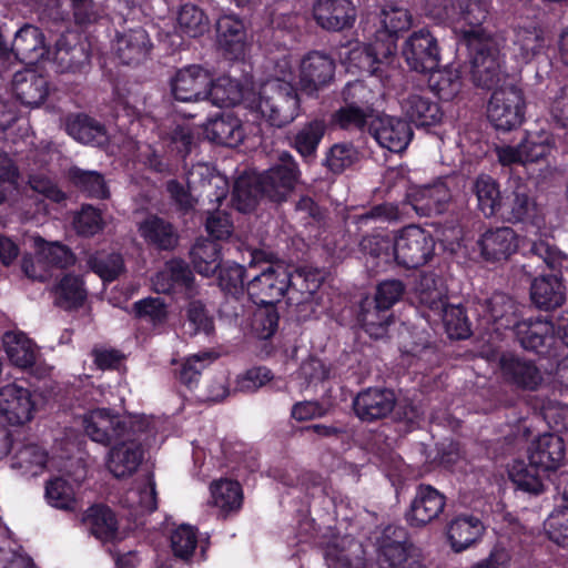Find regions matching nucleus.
Segmentation results:
<instances>
[{"mask_svg":"<svg viewBox=\"0 0 568 568\" xmlns=\"http://www.w3.org/2000/svg\"><path fill=\"white\" fill-rule=\"evenodd\" d=\"M290 72H282L260 83L256 88H244L230 77H221L209 88L207 98L219 106L234 105L244 102L246 108L260 114L274 126L291 123L298 114L300 100L295 89L288 81Z\"/></svg>","mask_w":568,"mask_h":568,"instance_id":"nucleus-1","label":"nucleus"},{"mask_svg":"<svg viewBox=\"0 0 568 568\" xmlns=\"http://www.w3.org/2000/svg\"><path fill=\"white\" fill-rule=\"evenodd\" d=\"M458 3L460 13L455 30L467 47L473 79L477 85L490 89L503 78L500 48L504 39L481 27L488 14L487 0H458Z\"/></svg>","mask_w":568,"mask_h":568,"instance_id":"nucleus-2","label":"nucleus"},{"mask_svg":"<svg viewBox=\"0 0 568 568\" xmlns=\"http://www.w3.org/2000/svg\"><path fill=\"white\" fill-rule=\"evenodd\" d=\"M381 29L376 31L374 40L368 44L349 43L338 51L342 63L357 68L371 75L382 77L385 67L396 51V37L406 31L412 24V17L407 9L386 3L379 14Z\"/></svg>","mask_w":568,"mask_h":568,"instance_id":"nucleus-3","label":"nucleus"},{"mask_svg":"<svg viewBox=\"0 0 568 568\" xmlns=\"http://www.w3.org/2000/svg\"><path fill=\"white\" fill-rule=\"evenodd\" d=\"M168 191L175 204L186 211L193 207L195 196L220 204L229 192V182L212 166L197 163L187 173V190L179 182L170 181Z\"/></svg>","mask_w":568,"mask_h":568,"instance_id":"nucleus-4","label":"nucleus"},{"mask_svg":"<svg viewBox=\"0 0 568 568\" xmlns=\"http://www.w3.org/2000/svg\"><path fill=\"white\" fill-rule=\"evenodd\" d=\"M82 425L91 440L106 446L126 437L140 426H151L152 420L144 415H121L108 408H95L83 415Z\"/></svg>","mask_w":568,"mask_h":568,"instance_id":"nucleus-5","label":"nucleus"},{"mask_svg":"<svg viewBox=\"0 0 568 568\" xmlns=\"http://www.w3.org/2000/svg\"><path fill=\"white\" fill-rule=\"evenodd\" d=\"M393 261L405 267H418L428 262L435 248L432 235L416 225H409L393 239Z\"/></svg>","mask_w":568,"mask_h":568,"instance_id":"nucleus-6","label":"nucleus"},{"mask_svg":"<svg viewBox=\"0 0 568 568\" xmlns=\"http://www.w3.org/2000/svg\"><path fill=\"white\" fill-rule=\"evenodd\" d=\"M151 426H140L135 432L112 444L106 454L108 470L116 478L133 475L144 457L143 440Z\"/></svg>","mask_w":568,"mask_h":568,"instance_id":"nucleus-7","label":"nucleus"},{"mask_svg":"<svg viewBox=\"0 0 568 568\" xmlns=\"http://www.w3.org/2000/svg\"><path fill=\"white\" fill-rule=\"evenodd\" d=\"M487 115L497 130L506 132L518 128L525 115V100L521 91L514 85L496 89L489 100Z\"/></svg>","mask_w":568,"mask_h":568,"instance_id":"nucleus-8","label":"nucleus"},{"mask_svg":"<svg viewBox=\"0 0 568 568\" xmlns=\"http://www.w3.org/2000/svg\"><path fill=\"white\" fill-rule=\"evenodd\" d=\"M555 148L554 136L544 130L529 131L517 146L496 148L498 161L503 165L526 164L547 158Z\"/></svg>","mask_w":568,"mask_h":568,"instance_id":"nucleus-9","label":"nucleus"},{"mask_svg":"<svg viewBox=\"0 0 568 568\" xmlns=\"http://www.w3.org/2000/svg\"><path fill=\"white\" fill-rule=\"evenodd\" d=\"M529 466L547 476L566 463V444L561 436L545 433L530 440L526 449Z\"/></svg>","mask_w":568,"mask_h":568,"instance_id":"nucleus-10","label":"nucleus"},{"mask_svg":"<svg viewBox=\"0 0 568 568\" xmlns=\"http://www.w3.org/2000/svg\"><path fill=\"white\" fill-rule=\"evenodd\" d=\"M291 284V273L282 264H270L247 283V294L254 304H274Z\"/></svg>","mask_w":568,"mask_h":568,"instance_id":"nucleus-11","label":"nucleus"},{"mask_svg":"<svg viewBox=\"0 0 568 568\" xmlns=\"http://www.w3.org/2000/svg\"><path fill=\"white\" fill-rule=\"evenodd\" d=\"M479 325L488 334L500 336L513 329L518 321L519 306L506 294L496 293L478 305Z\"/></svg>","mask_w":568,"mask_h":568,"instance_id":"nucleus-12","label":"nucleus"},{"mask_svg":"<svg viewBox=\"0 0 568 568\" xmlns=\"http://www.w3.org/2000/svg\"><path fill=\"white\" fill-rule=\"evenodd\" d=\"M377 564L379 568H419L417 551L406 544L404 529L384 530L378 540Z\"/></svg>","mask_w":568,"mask_h":568,"instance_id":"nucleus-13","label":"nucleus"},{"mask_svg":"<svg viewBox=\"0 0 568 568\" xmlns=\"http://www.w3.org/2000/svg\"><path fill=\"white\" fill-rule=\"evenodd\" d=\"M403 57L407 65L420 73H427L438 67L440 57L436 39L428 30L413 32L404 42Z\"/></svg>","mask_w":568,"mask_h":568,"instance_id":"nucleus-14","label":"nucleus"},{"mask_svg":"<svg viewBox=\"0 0 568 568\" xmlns=\"http://www.w3.org/2000/svg\"><path fill=\"white\" fill-rule=\"evenodd\" d=\"M210 84H212L210 72L196 64L179 69L170 81L172 95L181 102L205 100Z\"/></svg>","mask_w":568,"mask_h":568,"instance_id":"nucleus-15","label":"nucleus"},{"mask_svg":"<svg viewBox=\"0 0 568 568\" xmlns=\"http://www.w3.org/2000/svg\"><path fill=\"white\" fill-rule=\"evenodd\" d=\"M368 131L382 148L392 152L405 150L413 136L407 122L386 114H371Z\"/></svg>","mask_w":568,"mask_h":568,"instance_id":"nucleus-16","label":"nucleus"},{"mask_svg":"<svg viewBox=\"0 0 568 568\" xmlns=\"http://www.w3.org/2000/svg\"><path fill=\"white\" fill-rule=\"evenodd\" d=\"M280 162L258 175L264 195L273 201H283L292 192L298 180V170L288 153L280 155Z\"/></svg>","mask_w":568,"mask_h":568,"instance_id":"nucleus-17","label":"nucleus"},{"mask_svg":"<svg viewBox=\"0 0 568 568\" xmlns=\"http://www.w3.org/2000/svg\"><path fill=\"white\" fill-rule=\"evenodd\" d=\"M481 355L488 362L497 363L504 376L523 388L535 389L541 383V374L531 362L511 353H499L496 348L483 351Z\"/></svg>","mask_w":568,"mask_h":568,"instance_id":"nucleus-18","label":"nucleus"},{"mask_svg":"<svg viewBox=\"0 0 568 568\" xmlns=\"http://www.w3.org/2000/svg\"><path fill=\"white\" fill-rule=\"evenodd\" d=\"M34 413L36 402L28 388L9 384L0 389V416L10 425H24Z\"/></svg>","mask_w":568,"mask_h":568,"instance_id":"nucleus-19","label":"nucleus"},{"mask_svg":"<svg viewBox=\"0 0 568 568\" xmlns=\"http://www.w3.org/2000/svg\"><path fill=\"white\" fill-rule=\"evenodd\" d=\"M501 216L510 223H527L535 231V235L544 225V219L539 213L536 203L529 197L527 187L518 182L514 190L507 195L504 205H501Z\"/></svg>","mask_w":568,"mask_h":568,"instance_id":"nucleus-20","label":"nucleus"},{"mask_svg":"<svg viewBox=\"0 0 568 568\" xmlns=\"http://www.w3.org/2000/svg\"><path fill=\"white\" fill-rule=\"evenodd\" d=\"M313 17L322 29L338 32L354 26L357 12L349 0H317L313 6Z\"/></svg>","mask_w":568,"mask_h":568,"instance_id":"nucleus-21","label":"nucleus"},{"mask_svg":"<svg viewBox=\"0 0 568 568\" xmlns=\"http://www.w3.org/2000/svg\"><path fill=\"white\" fill-rule=\"evenodd\" d=\"M334 60L325 53L310 52L301 62L300 85L307 93L326 87L334 78Z\"/></svg>","mask_w":568,"mask_h":568,"instance_id":"nucleus-22","label":"nucleus"},{"mask_svg":"<svg viewBox=\"0 0 568 568\" xmlns=\"http://www.w3.org/2000/svg\"><path fill=\"white\" fill-rule=\"evenodd\" d=\"M446 505L445 496L429 485H419L406 518L413 526H424L436 519Z\"/></svg>","mask_w":568,"mask_h":568,"instance_id":"nucleus-23","label":"nucleus"},{"mask_svg":"<svg viewBox=\"0 0 568 568\" xmlns=\"http://www.w3.org/2000/svg\"><path fill=\"white\" fill-rule=\"evenodd\" d=\"M409 205L422 216L443 213L452 199L448 186L438 181L432 185L412 187L407 194Z\"/></svg>","mask_w":568,"mask_h":568,"instance_id":"nucleus-24","label":"nucleus"},{"mask_svg":"<svg viewBox=\"0 0 568 568\" xmlns=\"http://www.w3.org/2000/svg\"><path fill=\"white\" fill-rule=\"evenodd\" d=\"M209 493L207 505L215 509L219 517L226 518L237 514L243 506V489L236 480L229 478L213 480L209 486Z\"/></svg>","mask_w":568,"mask_h":568,"instance_id":"nucleus-25","label":"nucleus"},{"mask_svg":"<svg viewBox=\"0 0 568 568\" xmlns=\"http://www.w3.org/2000/svg\"><path fill=\"white\" fill-rule=\"evenodd\" d=\"M34 245L38 251V262L34 263L29 257H23L22 261V270L30 278L43 281L47 277L45 274L38 272L42 262L59 267H67L74 262L72 253L64 245L57 242L47 243L42 239L37 237L34 239Z\"/></svg>","mask_w":568,"mask_h":568,"instance_id":"nucleus-26","label":"nucleus"},{"mask_svg":"<svg viewBox=\"0 0 568 568\" xmlns=\"http://www.w3.org/2000/svg\"><path fill=\"white\" fill-rule=\"evenodd\" d=\"M395 403L393 390L368 388L355 398L354 410L362 420L372 422L386 417L394 409Z\"/></svg>","mask_w":568,"mask_h":568,"instance_id":"nucleus-27","label":"nucleus"},{"mask_svg":"<svg viewBox=\"0 0 568 568\" xmlns=\"http://www.w3.org/2000/svg\"><path fill=\"white\" fill-rule=\"evenodd\" d=\"M217 42L233 59L244 57L247 47V33L244 23L233 13L223 14L216 22Z\"/></svg>","mask_w":568,"mask_h":568,"instance_id":"nucleus-28","label":"nucleus"},{"mask_svg":"<svg viewBox=\"0 0 568 568\" xmlns=\"http://www.w3.org/2000/svg\"><path fill=\"white\" fill-rule=\"evenodd\" d=\"M364 555L363 546L349 536L336 537L325 550L331 568H363Z\"/></svg>","mask_w":568,"mask_h":568,"instance_id":"nucleus-29","label":"nucleus"},{"mask_svg":"<svg viewBox=\"0 0 568 568\" xmlns=\"http://www.w3.org/2000/svg\"><path fill=\"white\" fill-rule=\"evenodd\" d=\"M481 255L487 261L507 260L518 248V237L510 227L503 226L486 231L480 240Z\"/></svg>","mask_w":568,"mask_h":568,"instance_id":"nucleus-30","label":"nucleus"},{"mask_svg":"<svg viewBox=\"0 0 568 568\" xmlns=\"http://www.w3.org/2000/svg\"><path fill=\"white\" fill-rule=\"evenodd\" d=\"M203 131L210 141L231 148L237 146L244 138L241 121L226 112L209 119Z\"/></svg>","mask_w":568,"mask_h":568,"instance_id":"nucleus-31","label":"nucleus"},{"mask_svg":"<svg viewBox=\"0 0 568 568\" xmlns=\"http://www.w3.org/2000/svg\"><path fill=\"white\" fill-rule=\"evenodd\" d=\"M193 275L187 265L178 260L168 262L152 280L158 293L187 292L192 288Z\"/></svg>","mask_w":568,"mask_h":568,"instance_id":"nucleus-32","label":"nucleus"},{"mask_svg":"<svg viewBox=\"0 0 568 568\" xmlns=\"http://www.w3.org/2000/svg\"><path fill=\"white\" fill-rule=\"evenodd\" d=\"M403 113L416 125H434L440 122L439 105L420 92H410L400 101Z\"/></svg>","mask_w":568,"mask_h":568,"instance_id":"nucleus-33","label":"nucleus"},{"mask_svg":"<svg viewBox=\"0 0 568 568\" xmlns=\"http://www.w3.org/2000/svg\"><path fill=\"white\" fill-rule=\"evenodd\" d=\"M12 51L19 60L28 64L44 58L48 49L42 31L34 26L26 24L17 31Z\"/></svg>","mask_w":568,"mask_h":568,"instance_id":"nucleus-34","label":"nucleus"},{"mask_svg":"<svg viewBox=\"0 0 568 568\" xmlns=\"http://www.w3.org/2000/svg\"><path fill=\"white\" fill-rule=\"evenodd\" d=\"M532 303L542 310L559 307L566 300V287L556 275L536 277L530 286Z\"/></svg>","mask_w":568,"mask_h":568,"instance_id":"nucleus-35","label":"nucleus"},{"mask_svg":"<svg viewBox=\"0 0 568 568\" xmlns=\"http://www.w3.org/2000/svg\"><path fill=\"white\" fill-rule=\"evenodd\" d=\"M516 336L526 349L539 351L552 338L554 326L542 316L517 321L515 327Z\"/></svg>","mask_w":568,"mask_h":568,"instance_id":"nucleus-36","label":"nucleus"},{"mask_svg":"<svg viewBox=\"0 0 568 568\" xmlns=\"http://www.w3.org/2000/svg\"><path fill=\"white\" fill-rule=\"evenodd\" d=\"M484 530L485 527L479 518L473 515H460L449 524L448 539L453 549L459 552L474 545Z\"/></svg>","mask_w":568,"mask_h":568,"instance_id":"nucleus-37","label":"nucleus"},{"mask_svg":"<svg viewBox=\"0 0 568 568\" xmlns=\"http://www.w3.org/2000/svg\"><path fill=\"white\" fill-rule=\"evenodd\" d=\"M151 49L145 30L138 28L120 34L115 41V51L123 63L130 64L143 60Z\"/></svg>","mask_w":568,"mask_h":568,"instance_id":"nucleus-38","label":"nucleus"},{"mask_svg":"<svg viewBox=\"0 0 568 568\" xmlns=\"http://www.w3.org/2000/svg\"><path fill=\"white\" fill-rule=\"evenodd\" d=\"M82 521L91 534L102 541H113L119 537L118 520L106 506L90 507L83 515Z\"/></svg>","mask_w":568,"mask_h":568,"instance_id":"nucleus-39","label":"nucleus"},{"mask_svg":"<svg viewBox=\"0 0 568 568\" xmlns=\"http://www.w3.org/2000/svg\"><path fill=\"white\" fill-rule=\"evenodd\" d=\"M139 232L148 243L162 250L173 248L178 243V234L173 226L155 215L148 216L140 223Z\"/></svg>","mask_w":568,"mask_h":568,"instance_id":"nucleus-40","label":"nucleus"},{"mask_svg":"<svg viewBox=\"0 0 568 568\" xmlns=\"http://www.w3.org/2000/svg\"><path fill=\"white\" fill-rule=\"evenodd\" d=\"M3 345L10 361L19 367H29L38 357L34 343L22 332H8L3 335Z\"/></svg>","mask_w":568,"mask_h":568,"instance_id":"nucleus-41","label":"nucleus"},{"mask_svg":"<svg viewBox=\"0 0 568 568\" xmlns=\"http://www.w3.org/2000/svg\"><path fill=\"white\" fill-rule=\"evenodd\" d=\"M13 85L17 97L28 105H39L48 94L45 79L32 71L17 72Z\"/></svg>","mask_w":568,"mask_h":568,"instance_id":"nucleus-42","label":"nucleus"},{"mask_svg":"<svg viewBox=\"0 0 568 568\" xmlns=\"http://www.w3.org/2000/svg\"><path fill=\"white\" fill-rule=\"evenodd\" d=\"M542 47V37L536 29H518L513 40L511 57L518 67H523L530 63Z\"/></svg>","mask_w":568,"mask_h":568,"instance_id":"nucleus-43","label":"nucleus"},{"mask_svg":"<svg viewBox=\"0 0 568 568\" xmlns=\"http://www.w3.org/2000/svg\"><path fill=\"white\" fill-rule=\"evenodd\" d=\"M263 194L258 174L247 173L235 181L232 202L240 212H250Z\"/></svg>","mask_w":568,"mask_h":568,"instance_id":"nucleus-44","label":"nucleus"},{"mask_svg":"<svg viewBox=\"0 0 568 568\" xmlns=\"http://www.w3.org/2000/svg\"><path fill=\"white\" fill-rule=\"evenodd\" d=\"M125 507L132 509L136 515L151 513L156 509L155 483L152 476H146L128 490L123 498Z\"/></svg>","mask_w":568,"mask_h":568,"instance_id":"nucleus-45","label":"nucleus"},{"mask_svg":"<svg viewBox=\"0 0 568 568\" xmlns=\"http://www.w3.org/2000/svg\"><path fill=\"white\" fill-rule=\"evenodd\" d=\"M430 73L428 84L443 100L454 99L462 89V77L458 67L447 65L443 69H434Z\"/></svg>","mask_w":568,"mask_h":568,"instance_id":"nucleus-46","label":"nucleus"},{"mask_svg":"<svg viewBox=\"0 0 568 568\" xmlns=\"http://www.w3.org/2000/svg\"><path fill=\"white\" fill-rule=\"evenodd\" d=\"M67 132L74 140L84 144L101 145L106 141L103 126L85 115L71 116L67 122Z\"/></svg>","mask_w":568,"mask_h":568,"instance_id":"nucleus-47","label":"nucleus"},{"mask_svg":"<svg viewBox=\"0 0 568 568\" xmlns=\"http://www.w3.org/2000/svg\"><path fill=\"white\" fill-rule=\"evenodd\" d=\"M478 207L485 216H493L501 209L500 191L497 182L489 175H479L473 186Z\"/></svg>","mask_w":568,"mask_h":568,"instance_id":"nucleus-48","label":"nucleus"},{"mask_svg":"<svg viewBox=\"0 0 568 568\" xmlns=\"http://www.w3.org/2000/svg\"><path fill=\"white\" fill-rule=\"evenodd\" d=\"M417 293L420 304L428 307L434 315H442L445 307L448 306L442 281L435 278L432 274L422 276L417 286Z\"/></svg>","mask_w":568,"mask_h":568,"instance_id":"nucleus-49","label":"nucleus"},{"mask_svg":"<svg viewBox=\"0 0 568 568\" xmlns=\"http://www.w3.org/2000/svg\"><path fill=\"white\" fill-rule=\"evenodd\" d=\"M48 462V455L41 447L29 444L17 450L12 467L23 475L37 476L47 468Z\"/></svg>","mask_w":568,"mask_h":568,"instance_id":"nucleus-50","label":"nucleus"},{"mask_svg":"<svg viewBox=\"0 0 568 568\" xmlns=\"http://www.w3.org/2000/svg\"><path fill=\"white\" fill-rule=\"evenodd\" d=\"M45 499L54 508L74 510L78 506L74 485L63 477H55L45 485Z\"/></svg>","mask_w":568,"mask_h":568,"instance_id":"nucleus-51","label":"nucleus"},{"mask_svg":"<svg viewBox=\"0 0 568 568\" xmlns=\"http://www.w3.org/2000/svg\"><path fill=\"white\" fill-rule=\"evenodd\" d=\"M194 268L204 276H211L220 267L219 245L209 240L195 243L191 251Z\"/></svg>","mask_w":568,"mask_h":568,"instance_id":"nucleus-52","label":"nucleus"},{"mask_svg":"<svg viewBox=\"0 0 568 568\" xmlns=\"http://www.w3.org/2000/svg\"><path fill=\"white\" fill-rule=\"evenodd\" d=\"M57 303L64 308H75L87 298V290L80 277L65 275L55 288Z\"/></svg>","mask_w":568,"mask_h":568,"instance_id":"nucleus-53","label":"nucleus"},{"mask_svg":"<svg viewBox=\"0 0 568 568\" xmlns=\"http://www.w3.org/2000/svg\"><path fill=\"white\" fill-rule=\"evenodd\" d=\"M251 318V328L260 338L271 337L277 327L278 314L274 304H255Z\"/></svg>","mask_w":568,"mask_h":568,"instance_id":"nucleus-54","label":"nucleus"},{"mask_svg":"<svg viewBox=\"0 0 568 568\" xmlns=\"http://www.w3.org/2000/svg\"><path fill=\"white\" fill-rule=\"evenodd\" d=\"M178 24L182 33L199 37L207 30L209 21L200 8L194 4H184L179 12Z\"/></svg>","mask_w":568,"mask_h":568,"instance_id":"nucleus-55","label":"nucleus"},{"mask_svg":"<svg viewBox=\"0 0 568 568\" xmlns=\"http://www.w3.org/2000/svg\"><path fill=\"white\" fill-rule=\"evenodd\" d=\"M537 473L521 460L514 462L508 470L509 478L519 489L532 494H539L544 490L542 480Z\"/></svg>","mask_w":568,"mask_h":568,"instance_id":"nucleus-56","label":"nucleus"},{"mask_svg":"<svg viewBox=\"0 0 568 568\" xmlns=\"http://www.w3.org/2000/svg\"><path fill=\"white\" fill-rule=\"evenodd\" d=\"M70 178L77 186L82 189L90 196L105 199L109 195L104 179L95 171H83L73 168L70 170Z\"/></svg>","mask_w":568,"mask_h":568,"instance_id":"nucleus-57","label":"nucleus"},{"mask_svg":"<svg viewBox=\"0 0 568 568\" xmlns=\"http://www.w3.org/2000/svg\"><path fill=\"white\" fill-rule=\"evenodd\" d=\"M88 265L103 281H113L123 271V261L119 254L97 253L89 257Z\"/></svg>","mask_w":568,"mask_h":568,"instance_id":"nucleus-58","label":"nucleus"},{"mask_svg":"<svg viewBox=\"0 0 568 568\" xmlns=\"http://www.w3.org/2000/svg\"><path fill=\"white\" fill-rule=\"evenodd\" d=\"M386 310H379L373 301L366 298L361 308V322L365 331L376 338L382 337L385 333V325L387 324Z\"/></svg>","mask_w":568,"mask_h":568,"instance_id":"nucleus-59","label":"nucleus"},{"mask_svg":"<svg viewBox=\"0 0 568 568\" xmlns=\"http://www.w3.org/2000/svg\"><path fill=\"white\" fill-rule=\"evenodd\" d=\"M216 359V354L213 352H203L189 356L180 371V381L187 385L193 386L199 382L202 371Z\"/></svg>","mask_w":568,"mask_h":568,"instance_id":"nucleus-60","label":"nucleus"},{"mask_svg":"<svg viewBox=\"0 0 568 568\" xmlns=\"http://www.w3.org/2000/svg\"><path fill=\"white\" fill-rule=\"evenodd\" d=\"M438 317L443 321L449 337L460 339L469 335L468 320L460 306L448 305Z\"/></svg>","mask_w":568,"mask_h":568,"instance_id":"nucleus-61","label":"nucleus"},{"mask_svg":"<svg viewBox=\"0 0 568 568\" xmlns=\"http://www.w3.org/2000/svg\"><path fill=\"white\" fill-rule=\"evenodd\" d=\"M135 315L153 325L166 322L169 312L166 304L160 297H148L138 301L133 305Z\"/></svg>","mask_w":568,"mask_h":568,"instance_id":"nucleus-62","label":"nucleus"},{"mask_svg":"<svg viewBox=\"0 0 568 568\" xmlns=\"http://www.w3.org/2000/svg\"><path fill=\"white\" fill-rule=\"evenodd\" d=\"M324 123L321 121H313L301 129L295 136L297 151L304 156L313 154L324 134Z\"/></svg>","mask_w":568,"mask_h":568,"instance_id":"nucleus-63","label":"nucleus"},{"mask_svg":"<svg viewBox=\"0 0 568 568\" xmlns=\"http://www.w3.org/2000/svg\"><path fill=\"white\" fill-rule=\"evenodd\" d=\"M545 528L552 541L568 547V508L554 510L547 518Z\"/></svg>","mask_w":568,"mask_h":568,"instance_id":"nucleus-64","label":"nucleus"}]
</instances>
